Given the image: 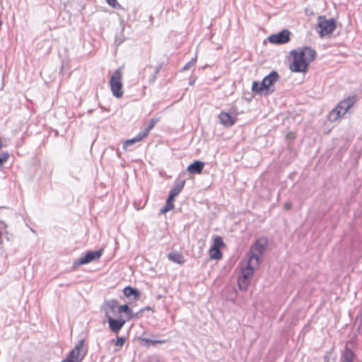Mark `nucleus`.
I'll return each mask as SVG.
<instances>
[{"instance_id":"1","label":"nucleus","mask_w":362,"mask_h":362,"mask_svg":"<svg viewBox=\"0 0 362 362\" xmlns=\"http://www.w3.org/2000/svg\"><path fill=\"white\" fill-rule=\"evenodd\" d=\"M290 54L293 58L289 66L292 72L305 73L316 57V52L310 47H298L291 50Z\"/></svg>"},{"instance_id":"2","label":"nucleus","mask_w":362,"mask_h":362,"mask_svg":"<svg viewBox=\"0 0 362 362\" xmlns=\"http://www.w3.org/2000/svg\"><path fill=\"white\" fill-rule=\"evenodd\" d=\"M279 78L280 76L278 72L272 71L263 78L262 83L256 81H253L252 91L259 95H269L274 91L272 87L274 84L279 80Z\"/></svg>"},{"instance_id":"3","label":"nucleus","mask_w":362,"mask_h":362,"mask_svg":"<svg viewBox=\"0 0 362 362\" xmlns=\"http://www.w3.org/2000/svg\"><path fill=\"white\" fill-rule=\"evenodd\" d=\"M357 95H352L340 101L336 107L329 113L327 116L328 120L330 122L337 121L338 119L344 116L349 109L357 102Z\"/></svg>"},{"instance_id":"4","label":"nucleus","mask_w":362,"mask_h":362,"mask_svg":"<svg viewBox=\"0 0 362 362\" xmlns=\"http://www.w3.org/2000/svg\"><path fill=\"white\" fill-rule=\"evenodd\" d=\"M268 245V240L265 238L257 239L251 247L248 257L249 260L255 262V266H258Z\"/></svg>"},{"instance_id":"5","label":"nucleus","mask_w":362,"mask_h":362,"mask_svg":"<svg viewBox=\"0 0 362 362\" xmlns=\"http://www.w3.org/2000/svg\"><path fill=\"white\" fill-rule=\"evenodd\" d=\"M185 180L177 178L175 180L173 187L170 189V191L169 192L168 197L166 199L165 205L160 209V214H165V213L173 209L174 199L176 196H177L180 193V192L182 191V189H183V187L185 186Z\"/></svg>"},{"instance_id":"6","label":"nucleus","mask_w":362,"mask_h":362,"mask_svg":"<svg viewBox=\"0 0 362 362\" xmlns=\"http://www.w3.org/2000/svg\"><path fill=\"white\" fill-rule=\"evenodd\" d=\"M317 26L320 37L332 34L337 28L336 21L334 18H327L325 16L317 18Z\"/></svg>"},{"instance_id":"7","label":"nucleus","mask_w":362,"mask_h":362,"mask_svg":"<svg viewBox=\"0 0 362 362\" xmlns=\"http://www.w3.org/2000/svg\"><path fill=\"white\" fill-rule=\"evenodd\" d=\"M84 339H81L62 362H81L87 353L84 349Z\"/></svg>"},{"instance_id":"8","label":"nucleus","mask_w":362,"mask_h":362,"mask_svg":"<svg viewBox=\"0 0 362 362\" xmlns=\"http://www.w3.org/2000/svg\"><path fill=\"white\" fill-rule=\"evenodd\" d=\"M110 85L111 90L114 96L119 98L123 95L122 83V72L119 69L115 70L112 75L110 80Z\"/></svg>"},{"instance_id":"9","label":"nucleus","mask_w":362,"mask_h":362,"mask_svg":"<svg viewBox=\"0 0 362 362\" xmlns=\"http://www.w3.org/2000/svg\"><path fill=\"white\" fill-rule=\"evenodd\" d=\"M103 250L102 249L97 251H87L84 255H81L74 262L73 268L75 269L81 265L86 264L91 262L99 259L103 255Z\"/></svg>"},{"instance_id":"10","label":"nucleus","mask_w":362,"mask_h":362,"mask_svg":"<svg viewBox=\"0 0 362 362\" xmlns=\"http://www.w3.org/2000/svg\"><path fill=\"white\" fill-rule=\"evenodd\" d=\"M105 314L106 318L107 319V322L110 330L114 333H118L124 325L127 320L122 319L121 316H119L117 319L113 318L110 315L109 312L106 310V308H105Z\"/></svg>"},{"instance_id":"11","label":"nucleus","mask_w":362,"mask_h":362,"mask_svg":"<svg viewBox=\"0 0 362 362\" xmlns=\"http://www.w3.org/2000/svg\"><path fill=\"white\" fill-rule=\"evenodd\" d=\"M291 32L288 30H283L277 34H273L268 38L269 42L276 45H282L290 41Z\"/></svg>"},{"instance_id":"12","label":"nucleus","mask_w":362,"mask_h":362,"mask_svg":"<svg viewBox=\"0 0 362 362\" xmlns=\"http://www.w3.org/2000/svg\"><path fill=\"white\" fill-rule=\"evenodd\" d=\"M122 313H124L125 314L127 317L126 320H130L140 317L144 313V310H140L137 313H134L127 304H124L119 305V307L118 308V314Z\"/></svg>"},{"instance_id":"13","label":"nucleus","mask_w":362,"mask_h":362,"mask_svg":"<svg viewBox=\"0 0 362 362\" xmlns=\"http://www.w3.org/2000/svg\"><path fill=\"white\" fill-rule=\"evenodd\" d=\"M221 123L225 127H230L233 126L236 121V117H233L229 113L221 112L218 115Z\"/></svg>"},{"instance_id":"14","label":"nucleus","mask_w":362,"mask_h":362,"mask_svg":"<svg viewBox=\"0 0 362 362\" xmlns=\"http://www.w3.org/2000/svg\"><path fill=\"white\" fill-rule=\"evenodd\" d=\"M119 307L118 301L116 299H110L104 301L103 309L105 311V308L112 314L118 313V308Z\"/></svg>"},{"instance_id":"15","label":"nucleus","mask_w":362,"mask_h":362,"mask_svg":"<svg viewBox=\"0 0 362 362\" xmlns=\"http://www.w3.org/2000/svg\"><path fill=\"white\" fill-rule=\"evenodd\" d=\"M254 267H256L255 262L248 259L246 267L241 269L240 276L245 277V279L250 281V278L252 276L254 273Z\"/></svg>"},{"instance_id":"16","label":"nucleus","mask_w":362,"mask_h":362,"mask_svg":"<svg viewBox=\"0 0 362 362\" xmlns=\"http://www.w3.org/2000/svg\"><path fill=\"white\" fill-rule=\"evenodd\" d=\"M204 163L201 160H195L187 168V170L192 174H200L204 168Z\"/></svg>"},{"instance_id":"17","label":"nucleus","mask_w":362,"mask_h":362,"mask_svg":"<svg viewBox=\"0 0 362 362\" xmlns=\"http://www.w3.org/2000/svg\"><path fill=\"white\" fill-rule=\"evenodd\" d=\"M124 295L127 297L129 300H135L137 298L140 294V292L131 286H127L123 289Z\"/></svg>"},{"instance_id":"18","label":"nucleus","mask_w":362,"mask_h":362,"mask_svg":"<svg viewBox=\"0 0 362 362\" xmlns=\"http://www.w3.org/2000/svg\"><path fill=\"white\" fill-rule=\"evenodd\" d=\"M168 257L172 262L181 265L185 262L184 256L177 252H170L168 255Z\"/></svg>"},{"instance_id":"19","label":"nucleus","mask_w":362,"mask_h":362,"mask_svg":"<svg viewBox=\"0 0 362 362\" xmlns=\"http://www.w3.org/2000/svg\"><path fill=\"white\" fill-rule=\"evenodd\" d=\"M354 356V351L346 344L341 356L342 362H353Z\"/></svg>"},{"instance_id":"20","label":"nucleus","mask_w":362,"mask_h":362,"mask_svg":"<svg viewBox=\"0 0 362 362\" xmlns=\"http://www.w3.org/2000/svg\"><path fill=\"white\" fill-rule=\"evenodd\" d=\"M145 137L141 132L139 133L134 138L126 140L123 144V148L126 151L128 150L132 145L141 141Z\"/></svg>"},{"instance_id":"21","label":"nucleus","mask_w":362,"mask_h":362,"mask_svg":"<svg viewBox=\"0 0 362 362\" xmlns=\"http://www.w3.org/2000/svg\"><path fill=\"white\" fill-rule=\"evenodd\" d=\"M250 282V281L247 279H245V277H242L240 276L238 278V285L241 291H246L247 289Z\"/></svg>"},{"instance_id":"22","label":"nucleus","mask_w":362,"mask_h":362,"mask_svg":"<svg viewBox=\"0 0 362 362\" xmlns=\"http://www.w3.org/2000/svg\"><path fill=\"white\" fill-rule=\"evenodd\" d=\"M158 122V118H152L149 122V124H148V126L144 129V130H143L142 132H141L145 136H146L149 132L151 131V129H152L155 125L156 124V123Z\"/></svg>"},{"instance_id":"23","label":"nucleus","mask_w":362,"mask_h":362,"mask_svg":"<svg viewBox=\"0 0 362 362\" xmlns=\"http://www.w3.org/2000/svg\"><path fill=\"white\" fill-rule=\"evenodd\" d=\"M209 255L211 259H220L222 257L221 250L211 247L209 250Z\"/></svg>"},{"instance_id":"24","label":"nucleus","mask_w":362,"mask_h":362,"mask_svg":"<svg viewBox=\"0 0 362 362\" xmlns=\"http://www.w3.org/2000/svg\"><path fill=\"white\" fill-rule=\"evenodd\" d=\"M140 340L141 341H144L145 345L147 346H149L150 345H156L158 344H162L165 343V340L164 339L153 340L147 338H141Z\"/></svg>"},{"instance_id":"25","label":"nucleus","mask_w":362,"mask_h":362,"mask_svg":"<svg viewBox=\"0 0 362 362\" xmlns=\"http://www.w3.org/2000/svg\"><path fill=\"white\" fill-rule=\"evenodd\" d=\"M223 246H225V243L223 240V238L220 236L216 237L214 240L212 247L220 250Z\"/></svg>"},{"instance_id":"26","label":"nucleus","mask_w":362,"mask_h":362,"mask_svg":"<svg viewBox=\"0 0 362 362\" xmlns=\"http://www.w3.org/2000/svg\"><path fill=\"white\" fill-rule=\"evenodd\" d=\"M115 346H122L125 342V337H117V339L112 340Z\"/></svg>"},{"instance_id":"27","label":"nucleus","mask_w":362,"mask_h":362,"mask_svg":"<svg viewBox=\"0 0 362 362\" xmlns=\"http://www.w3.org/2000/svg\"><path fill=\"white\" fill-rule=\"evenodd\" d=\"M9 154L8 152H1L0 153V166L4 164V162L8 158Z\"/></svg>"},{"instance_id":"28","label":"nucleus","mask_w":362,"mask_h":362,"mask_svg":"<svg viewBox=\"0 0 362 362\" xmlns=\"http://www.w3.org/2000/svg\"><path fill=\"white\" fill-rule=\"evenodd\" d=\"M160 69V66H157V67L155 69V70H154V71H153V74L151 75V78H149V80H150L151 82H153V81L156 80V76H157V74L159 73Z\"/></svg>"},{"instance_id":"29","label":"nucleus","mask_w":362,"mask_h":362,"mask_svg":"<svg viewBox=\"0 0 362 362\" xmlns=\"http://www.w3.org/2000/svg\"><path fill=\"white\" fill-rule=\"evenodd\" d=\"M107 4L110 6H112L114 8L116 7V4H117V1L116 0H107Z\"/></svg>"},{"instance_id":"30","label":"nucleus","mask_w":362,"mask_h":362,"mask_svg":"<svg viewBox=\"0 0 362 362\" xmlns=\"http://www.w3.org/2000/svg\"><path fill=\"white\" fill-rule=\"evenodd\" d=\"M191 66H192V64H189V62L185 65V66L182 68V70L185 71V70H188Z\"/></svg>"},{"instance_id":"31","label":"nucleus","mask_w":362,"mask_h":362,"mask_svg":"<svg viewBox=\"0 0 362 362\" xmlns=\"http://www.w3.org/2000/svg\"><path fill=\"white\" fill-rule=\"evenodd\" d=\"M7 227V225L4 221H0V228H6Z\"/></svg>"},{"instance_id":"32","label":"nucleus","mask_w":362,"mask_h":362,"mask_svg":"<svg viewBox=\"0 0 362 362\" xmlns=\"http://www.w3.org/2000/svg\"><path fill=\"white\" fill-rule=\"evenodd\" d=\"M148 362H159L158 359L156 357L151 358Z\"/></svg>"},{"instance_id":"33","label":"nucleus","mask_w":362,"mask_h":362,"mask_svg":"<svg viewBox=\"0 0 362 362\" xmlns=\"http://www.w3.org/2000/svg\"><path fill=\"white\" fill-rule=\"evenodd\" d=\"M197 61V57H194V58H192L190 61H189V64H192V66L194 65L195 62Z\"/></svg>"},{"instance_id":"34","label":"nucleus","mask_w":362,"mask_h":362,"mask_svg":"<svg viewBox=\"0 0 362 362\" xmlns=\"http://www.w3.org/2000/svg\"><path fill=\"white\" fill-rule=\"evenodd\" d=\"M291 207V205L289 204H285V208H286L287 209H289Z\"/></svg>"},{"instance_id":"35","label":"nucleus","mask_w":362,"mask_h":362,"mask_svg":"<svg viewBox=\"0 0 362 362\" xmlns=\"http://www.w3.org/2000/svg\"><path fill=\"white\" fill-rule=\"evenodd\" d=\"M150 309H151V308L147 306V307H145L144 308H143L142 310H144V311L146 310H150Z\"/></svg>"},{"instance_id":"36","label":"nucleus","mask_w":362,"mask_h":362,"mask_svg":"<svg viewBox=\"0 0 362 362\" xmlns=\"http://www.w3.org/2000/svg\"><path fill=\"white\" fill-rule=\"evenodd\" d=\"M194 83V81H189V84H190L191 86H192Z\"/></svg>"}]
</instances>
